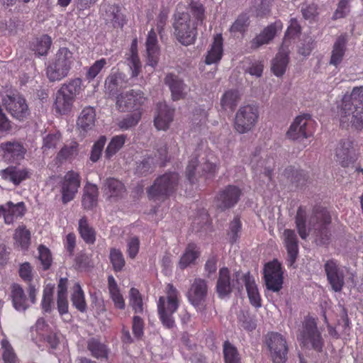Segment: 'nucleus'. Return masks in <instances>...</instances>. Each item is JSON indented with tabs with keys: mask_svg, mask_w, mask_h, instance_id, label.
Masks as SVG:
<instances>
[{
	"mask_svg": "<svg viewBox=\"0 0 363 363\" xmlns=\"http://www.w3.org/2000/svg\"><path fill=\"white\" fill-rule=\"evenodd\" d=\"M340 121L342 128L351 125L356 130L363 129V86L354 87L350 94L343 96Z\"/></svg>",
	"mask_w": 363,
	"mask_h": 363,
	"instance_id": "obj_1",
	"label": "nucleus"
},
{
	"mask_svg": "<svg viewBox=\"0 0 363 363\" xmlns=\"http://www.w3.org/2000/svg\"><path fill=\"white\" fill-rule=\"evenodd\" d=\"M166 296H160L157 306L159 318L163 326L171 329L175 326L173 317L179 305V291L172 284H167L165 287Z\"/></svg>",
	"mask_w": 363,
	"mask_h": 363,
	"instance_id": "obj_2",
	"label": "nucleus"
},
{
	"mask_svg": "<svg viewBox=\"0 0 363 363\" xmlns=\"http://www.w3.org/2000/svg\"><path fill=\"white\" fill-rule=\"evenodd\" d=\"M81 86L82 80L79 78L72 79L62 84L55 94L53 106L56 113L66 115L72 111Z\"/></svg>",
	"mask_w": 363,
	"mask_h": 363,
	"instance_id": "obj_3",
	"label": "nucleus"
},
{
	"mask_svg": "<svg viewBox=\"0 0 363 363\" xmlns=\"http://www.w3.org/2000/svg\"><path fill=\"white\" fill-rule=\"evenodd\" d=\"M74 62L73 52L67 48H60L46 67L47 77L52 82L63 79L69 75Z\"/></svg>",
	"mask_w": 363,
	"mask_h": 363,
	"instance_id": "obj_4",
	"label": "nucleus"
},
{
	"mask_svg": "<svg viewBox=\"0 0 363 363\" xmlns=\"http://www.w3.org/2000/svg\"><path fill=\"white\" fill-rule=\"evenodd\" d=\"M179 180L177 172H166L158 177L147 191L148 198L154 201H165L177 190Z\"/></svg>",
	"mask_w": 363,
	"mask_h": 363,
	"instance_id": "obj_5",
	"label": "nucleus"
},
{
	"mask_svg": "<svg viewBox=\"0 0 363 363\" xmlns=\"http://www.w3.org/2000/svg\"><path fill=\"white\" fill-rule=\"evenodd\" d=\"M173 26L174 35L180 43L189 45L195 43L197 36V23L191 20L189 13H177Z\"/></svg>",
	"mask_w": 363,
	"mask_h": 363,
	"instance_id": "obj_6",
	"label": "nucleus"
},
{
	"mask_svg": "<svg viewBox=\"0 0 363 363\" xmlns=\"http://www.w3.org/2000/svg\"><path fill=\"white\" fill-rule=\"evenodd\" d=\"M315 122L310 114L299 115L295 118L286 132V137L292 140L303 142L313 137Z\"/></svg>",
	"mask_w": 363,
	"mask_h": 363,
	"instance_id": "obj_7",
	"label": "nucleus"
},
{
	"mask_svg": "<svg viewBox=\"0 0 363 363\" xmlns=\"http://www.w3.org/2000/svg\"><path fill=\"white\" fill-rule=\"evenodd\" d=\"M259 109L255 105H245L236 112L234 128L239 133H246L254 128L259 119Z\"/></svg>",
	"mask_w": 363,
	"mask_h": 363,
	"instance_id": "obj_8",
	"label": "nucleus"
},
{
	"mask_svg": "<svg viewBox=\"0 0 363 363\" xmlns=\"http://www.w3.org/2000/svg\"><path fill=\"white\" fill-rule=\"evenodd\" d=\"M298 339L304 345H311V347L318 352L323 350L324 341L321 333L318 330L316 320L312 317L305 318Z\"/></svg>",
	"mask_w": 363,
	"mask_h": 363,
	"instance_id": "obj_9",
	"label": "nucleus"
},
{
	"mask_svg": "<svg viewBox=\"0 0 363 363\" xmlns=\"http://www.w3.org/2000/svg\"><path fill=\"white\" fill-rule=\"evenodd\" d=\"M313 214V216L311 218L310 223L315 220L313 227L316 239L320 244H326L330 237L329 225L331 223V216L325 208L320 206L315 207Z\"/></svg>",
	"mask_w": 363,
	"mask_h": 363,
	"instance_id": "obj_10",
	"label": "nucleus"
},
{
	"mask_svg": "<svg viewBox=\"0 0 363 363\" xmlns=\"http://www.w3.org/2000/svg\"><path fill=\"white\" fill-rule=\"evenodd\" d=\"M147 101L140 90L131 89L116 96V105L121 112H142V107Z\"/></svg>",
	"mask_w": 363,
	"mask_h": 363,
	"instance_id": "obj_11",
	"label": "nucleus"
},
{
	"mask_svg": "<svg viewBox=\"0 0 363 363\" xmlns=\"http://www.w3.org/2000/svg\"><path fill=\"white\" fill-rule=\"evenodd\" d=\"M264 279L267 288L273 291H279L283 285V271L277 259L267 262L264 267Z\"/></svg>",
	"mask_w": 363,
	"mask_h": 363,
	"instance_id": "obj_12",
	"label": "nucleus"
},
{
	"mask_svg": "<svg viewBox=\"0 0 363 363\" xmlns=\"http://www.w3.org/2000/svg\"><path fill=\"white\" fill-rule=\"evenodd\" d=\"M267 345L273 363H285L287 359L288 345L285 338L278 333L268 334Z\"/></svg>",
	"mask_w": 363,
	"mask_h": 363,
	"instance_id": "obj_13",
	"label": "nucleus"
},
{
	"mask_svg": "<svg viewBox=\"0 0 363 363\" xmlns=\"http://www.w3.org/2000/svg\"><path fill=\"white\" fill-rule=\"evenodd\" d=\"M81 185L79 174L73 170L68 171L60 182L62 201L66 204L72 201Z\"/></svg>",
	"mask_w": 363,
	"mask_h": 363,
	"instance_id": "obj_14",
	"label": "nucleus"
},
{
	"mask_svg": "<svg viewBox=\"0 0 363 363\" xmlns=\"http://www.w3.org/2000/svg\"><path fill=\"white\" fill-rule=\"evenodd\" d=\"M6 111L18 121H23L30 114V110L25 98L19 94L7 95L4 99Z\"/></svg>",
	"mask_w": 363,
	"mask_h": 363,
	"instance_id": "obj_15",
	"label": "nucleus"
},
{
	"mask_svg": "<svg viewBox=\"0 0 363 363\" xmlns=\"http://www.w3.org/2000/svg\"><path fill=\"white\" fill-rule=\"evenodd\" d=\"M242 189L235 185H228L216 196L217 207L224 211L234 207L240 201Z\"/></svg>",
	"mask_w": 363,
	"mask_h": 363,
	"instance_id": "obj_16",
	"label": "nucleus"
},
{
	"mask_svg": "<svg viewBox=\"0 0 363 363\" xmlns=\"http://www.w3.org/2000/svg\"><path fill=\"white\" fill-rule=\"evenodd\" d=\"M324 269L332 289L340 292L345 284V274L338 262L335 259L327 260L324 264Z\"/></svg>",
	"mask_w": 363,
	"mask_h": 363,
	"instance_id": "obj_17",
	"label": "nucleus"
},
{
	"mask_svg": "<svg viewBox=\"0 0 363 363\" xmlns=\"http://www.w3.org/2000/svg\"><path fill=\"white\" fill-rule=\"evenodd\" d=\"M282 28L283 23L280 20L268 25L249 42V48L255 50L262 45L269 44Z\"/></svg>",
	"mask_w": 363,
	"mask_h": 363,
	"instance_id": "obj_18",
	"label": "nucleus"
},
{
	"mask_svg": "<svg viewBox=\"0 0 363 363\" xmlns=\"http://www.w3.org/2000/svg\"><path fill=\"white\" fill-rule=\"evenodd\" d=\"M26 212V205L23 201L14 203L9 201L5 204L0 205V218H4L6 225L13 223L16 219L22 218Z\"/></svg>",
	"mask_w": 363,
	"mask_h": 363,
	"instance_id": "obj_19",
	"label": "nucleus"
},
{
	"mask_svg": "<svg viewBox=\"0 0 363 363\" xmlns=\"http://www.w3.org/2000/svg\"><path fill=\"white\" fill-rule=\"evenodd\" d=\"M0 149L4 158L9 162H18L24 158L26 152L23 145L17 141L1 143Z\"/></svg>",
	"mask_w": 363,
	"mask_h": 363,
	"instance_id": "obj_20",
	"label": "nucleus"
},
{
	"mask_svg": "<svg viewBox=\"0 0 363 363\" xmlns=\"http://www.w3.org/2000/svg\"><path fill=\"white\" fill-rule=\"evenodd\" d=\"M283 244L287 252L288 265L292 267L298 255V240L294 230L285 229L284 230Z\"/></svg>",
	"mask_w": 363,
	"mask_h": 363,
	"instance_id": "obj_21",
	"label": "nucleus"
},
{
	"mask_svg": "<svg viewBox=\"0 0 363 363\" xmlns=\"http://www.w3.org/2000/svg\"><path fill=\"white\" fill-rule=\"evenodd\" d=\"M207 290L206 281L204 279H195L188 292V298L191 303L196 308L203 306Z\"/></svg>",
	"mask_w": 363,
	"mask_h": 363,
	"instance_id": "obj_22",
	"label": "nucleus"
},
{
	"mask_svg": "<svg viewBox=\"0 0 363 363\" xmlns=\"http://www.w3.org/2000/svg\"><path fill=\"white\" fill-rule=\"evenodd\" d=\"M174 109L169 107L165 103H158L157 115L154 119V125L157 130H166L173 121Z\"/></svg>",
	"mask_w": 363,
	"mask_h": 363,
	"instance_id": "obj_23",
	"label": "nucleus"
},
{
	"mask_svg": "<svg viewBox=\"0 0 363 363\" xmlns=\"http://www.w3.org/2000/svg\"><path fill=\"white\" fill-rule=\"evenodd\" d=\"M147 65L155 68L159 60L160 48L158 46L157 35L152 28L147 34L146 43Z\"/></svg>",
	"mask_w": 363,
	"mask_h": 363,
	"instance_id": "obj_24",
	"label": "nucleus"
},
{
	"mask_svg": "<svg viewBox=\"0 0 363 363\" xmlns=\"http://www.w3.org/2000/svg\"><path fill=\"white\" fill-rule=\"evenodd\" d=\"M200 256V247L194 242L188 243L179 261V268L184 270L191 264H195L196 259Z\"/></svg>",
	"mask_w": 363,
	"mask_h": 363,
	"instance_id": "obj_25",
	"label": "nucleus"
},
{
	"mask_svg": "<svg viewBox=\"0 0 363 363\" xmlns=\"http://www.w3.org/2000/svg\"><path fill=\"white\" fill-rule=\"evenodd\" d=\"M347 38L346 34H342L337 37L331 52L330 65L337 67L342 62L346 52Z\"/></svg>",
	"mask_w": 363,
	"mask_h": 363,
	"instance_id": "obj_26",
	"label": "nucleus"
},
{
	"mask_svg": "<svg viewBox=\"0 0 363 363\" xmlns=\"http://www.w3.org/2000/svg\"><path fill=\"white\" fill-rule=\"evenodd\" d=\"M108 290L114 308L123 311L125 308V301L115 278L112 275L108 277Z\"/></svg>",
	"mask_w": 363,
	"mask_h": 363,
	"instance_id": "obj_27",
	"label": "nucleus"
},
{
	"mask_svg": "<svg viewBox=\"0 0 363 363\" xmlns=\"http://www.w3.org/2000/svg\"><path fill=\"white\" fill-rule=\"evenodd\" d=\"M223 53V39L222 34H216L213 38V42L208 51L205 62L207 65L218 63L222 58Z\"/></svg>",
	"mask_w": 363,
	"mask_h": 363,
	"instance_id": "obj_28",
	"label": "nucleus"
},
{
	"mask_svg": "<svg viewBox=\"0 0 363 363\" xmlns=\"http://www.w3.org/2000/svg\"><path fill=\"white\" fill-rule=\"evenodd\" d=\"M10 296L13 306L16 311H25L29 307L24 290L20 284L14 283L11 286Z\"/></svg>",
	"mask_w": 363,
	"mask_h": 363,
	"instance_id": "obj_29",
	"label": "nucleus"
},
{
	"mask_svg": "<svg viewBox=\"0 0 363 363\" xmlns=\"http://www.w3.org/2000/svg\"><path fill=\"white\" fill-rule=\"evenodd\" d=\"M243 281L250 303L255 308L261 307V297L255 279L250 275V272L243 275Z\"/></svg>",
	"mask_w": 363,
	"mask_h": 363,
	"instance_id": "obj_30",
	"label": "nucleus"
},
{
	"mask_svg": "<svg viewBox=\"0 0 363 363\" xmlns=\"http://www.w3.org/2000/svg\"><path fill=\"white\" fill-rule=\"evenodd\" d=\"M2 178L9 180L14 185H19L23 181L29 177V172L26 169H21L9 166L1 172Z\"/></svg>",
	"mask_w": 363,
	"mask_h": 363,
	"instance_id": "obj_31",
	"label": "nucleus"
},
{
	"mask_svg": "<svg viewBox=\"0 0 363 363\" xmlns=\"http://www.w3.org/2000/svg\"><path fill=\"white\" fill-rule=\"evenodd\" d=\"M87 349L93 357L101 360H108L110 350L107 345L101 342L99 339L96 337L89 339Z\"/></svg>",
	"mask_w": 363,
	"mask_h": 363,
	"instance_id": "obj_32",
	"label": "nucleus"
},
{
	"mask_svg": "<svg viewBox=\"0 0 363 363\" xmlns=\"http://www.w3.org/2000/svg\"><path fill=\"white\" fill-rule=\"evenodd\" d=\"M216 291L220 298H224L232 291L230 271L227 267H222L219 270Z\"/></svg>",
	"mask_w": 363,
	"mask_h": 363,
	"instance_id": "obj_33",
	"label": "nucleus"
},
{
	"mask_svg": "<svg viewBox=\"0 0 363 363\" xmlns=\"http://www.w3.org/2000/svg\"><path fill=\"white\" fill-rule=\"evenodd\" d=\"M99 189L96 185L86 184L84 189L82 204L84 209H92L97 205Z\"/></svg>",
	"mask_w": 363,
	"mask_h": 363,
	"instance_id": "obj_34",
	"label": "nucleus"
},
{
	"mask_svg": "<svg viewBox=\"0 0 363 363\" xmlns=\"http://www.w3.org/2000/svg\"><path fill=\"white\" fill-rule=\"evenodd\" d=\"M126 189L122 182L115 178H108L104 184V193L110 199H117L123 196Z\"/></svg>",
	"mask_w": 363,
	"mask_h": 363,
	"instance_id": "obj_35",
	"label": "nucleus"
},
{
	"mask_svg": "<svg viewBox=\"0 0 363 363\" xmlns=\"http://www.w3.org/2000/svg\"><path fill=\"white\" fill-rule=\"evenodd\" d=\"M164 83L169 87L174 101L184 97V84L177 75L168 74L164 78Z\"/></svg>",
	"mask_w": 363,
	"mask_h": 363,
	"instance_id": "obj_36",
	"label": "nucleus"
},
{
	"mask_svg": "<svg viewBox=\"0 0 363 363\" xmlns=\"http://www.w3.org/2000/svg\"><path fill=\"white\" fill-rule=\"evenodd\" d=\"M353 147V143L349 140H342L336 148L335 156L337 161L342 167H347L351 162L350 150Z\"/></svg>",
	"mask_w": 363,
	"mask_h": 363,
	"instance_id": "obj_37",
	"label": "nucleus"
},
{
	"mask_svg": "<svg viewBox=\"0 0 363 363\" xmlns=\"http://www.w3.org/2000/svg\"><path fill=\"white\" fill-rule=\"evenodd\" d=\"M289 64L288 52L284 48L281 47L272 62V71L277 77H281L284 74Z\"/></svg>",
	"mask_w": 363,
	"mask_h": 363,
	"instance_id": "obj_38",
	"label": "nucleus"
},
{
	"mask_svg": "<svg viewBox=\"0 0 363 363\" xmlns=\"http://www.w3.org/2000/svg\"><path fill=\"white\" fill-rule=\"evenodd\" d=\"M15 244L23 251H27L31 243L30 231L23 224L20 225L13 234Z\"/></svg>",
	"mask_w": 363,
	"mask_h": 363,
	"instance_id": "obj_39",
	"label": "nucleus"
},
{
	"mask_svg": "<svg viewBox=\"0 0 363 363\" xmlns=\"http://www.w3.org/2000/svg\"><path fill=\"white\" fill-rule=\"evenodd\" d=\"M96 112L91 106L85 107L77 119V125L84 131L89 130L95 125Z\"/></svg>",
	"mask_w": 363,
	"mask_h": 363,
	"instance_id": "obj_40",
	"label": "nucleus"
},
{
	"mask_svg": "<svg viewBox=\"0 0 363 363\" xmlns=\"http://www.w3.org/2000/svg\"><path fill=\"white\" fill-rule=\"evenodd\" d=\"M240 100V94L237 89H229L220 98V106L224 111H234Z\"/></svg>",
	"mask_w": 363,
	"mask_h": 363,
	"instance_id": "obj_41",
	"label": "nucleus"
},
{
	"mask_svg": "<svg viewBox=\"0 0 363 363\" xmlns=\"http://www.w3.org/2000/svg\"><path fill=\"white\" fill-rule=\"evenodd\" d=\"M79 233L83 240L88 245H93L96 241V231L91 227L87 218L84 216L79 220Z\"/></svg>",
	"mask_w": 363,
	"mask_h": 363,
	"instance_id": "obj_42",
	"label": "nucleus"
},
{
	"mask_svg": "<svg viewBox=\"0 0 363 363\" xmlns=\"http://www.w3.org/2000/svg\"><path fill=\"white\" fill-rule=\"evenodd\" d=\"M130 53L128 61L131 69V77H136L141 71V62L138 53V40L136 38L131 43Z\"/></svg>",
	"mask_w": 363,
	"mask_h": 363,
	"instance_id": "obj_43",
	"label": "nucleus"
},
{
	"mask_svg": "<svg viewBox=\"0 0 363 363\" xmlns=\"http://www.w3.org/2000/svg\"><path fill=\"white\" fill-rule=\"evenodd\" d=\"M62 142L60 132L50 133L43 138L42 150L43 154L48 155L55 152L58 145Z\"/></svg>",
	"mask_w": 363,
	"mask_h": 363,
	"instance_id": "obj_44",
	"label": "nucleus"
},
{
	"mask_svg": "<svg viewBox=\"0 0 363 363\" xmlns=\"http://www.w3.org/2000/svg\"><path fill=\"white\" fill-rule=\"evenodd\" d=\"M51 45V38L48 35H43L33 41L30 48L38 56H44L47 55Z\"/></svg>",
	"mask_w": 363,
	"mask_h": 363,
	"instance_id": "obj_45",
	"label": "nucleus"
},
{
	"mask_svg": "<svg viewBox=\"0 0 363 363\" xmlns=\"http://www.w3.org/2000/svg\"><path fill=\"white\" fill-rule=\"evenodd\" d=\"M72 305L80 312L86 311L87 305L85 300V295L80 284L76 283L73 287V292L71 295Z\"/></svg>",
	"mask_w": 363,
	"mask_h": 363,
	"instance_id": "obj_46",
	"label": "nucleus"
},
{
	"mask_svg": "<svg viewBox=\"0 0 363 363\" xmlns=\"http://www.w3.org/2000/svg\"><path fill=\"white\" fill-rule=\"evenodd\" d=\"M295 223L298 233L301 239L306 240L308 236L306 228V208L299 206L295 216Z\"/></svg>",
	"mask_w": 363,
	"mask_h": 363,
	"instance_id": "obj_47",
	"label": "nucleus"
},
{
	"mask_svg": "<svg viewBox=\"0 0 363 363\" xmlns=\"http://www.w3.org/2000/svg\"><path fill=\"white\" fill-rule=\"evenodd\" d=\"M114 28H122L127 23L125 16L122 13L119 6L112 5L106 11Z\"/></svg>",
	"mask_w": 363,
	"mask_h": 363,
	"instance_id": "obj_48",
	"label": "nucleus"
},
{
	"mask_svg": "<svg viewBox=\"0 0 363 363\" xmlns=\"http://www.w3.org/2000/svg\"><path fill=\"white\" fill-rule=\"evenodd\" d=\"M126 138V135L123 134L113 136L105 150V157L110 160L123 147Z\"/></svg>",
	"mask_w": 363,
	"mask_h": 363,
	"instance_id": "obj_49",
	"label": "nucleus"
},
{
	"mask_svg": "<svg viewBox=\"0 0 363 363\" xmlns=\"http://www.w3.org/2000/svg\"><path fill=\"white\" fill-rule=\"evenodd\" d=\"M284 176L290 179L292 184L296 187H299L305 184L308 179L306 174L303 170L296 169L294 167H289L284 170Z\"/></svg>",
	"mask_w": 363,
	"mask_h": 363,
	"instance_id": "obj_50",
	"label": "nucleus"
},
{
	"mask_svg": "<svg viewBox=\"0 0 363 363\" xmlns=\"http://www.w3.org/2000/svg\"><path fill=\"white\" fill-rule=\"evenodd\" d=\"M223 353L225 363H241V357L238 349L228 340L224 342Z\"/></svg>",
	"mask_w": 363,
	"mask_h": 363,
	"instance_id": "obj_51",
	"label": "nucleus"
},
{
	"mask_svg": "<svg viewBox=\"0 0 363 363\" xmlns=\"http://www.w3.org/2000/svg\"><path fill=\"white\" fill-rule=\"evenodd\" d=\"M79 144L76 141H72L69 144L65 145L57 155V160L63 162L73 158L78 153Z\"/></svg>",
	"mask_w": 363,
	"mask_h": 363,
	"instance_id": "obj_52",
	"label": "nucleus"
},
{
	"mask_svg": "<svg viewBox=\"0 0 363 363\" xmlns=\"http://www.w3.org/2000/svg\"><path fill=\"white\" fill-rule=\"evenodd\" d=\"M129 304L135 313L142 314L144 311L143 301L139 290L135 287L129 291Z\"/></svg>",
	"mask_w": 363,
	"mask_h": 363,
	"instance_id": "obj_53",
	"label": "nucleus"
},
{
	"mask_svg": "<svg viewBox=\"0 0 363 363\" xmlns=\"http://www.w3.org/2000/svg\"><path fill=\"white\" fill-rule=\"evenodd\" d=\"M301 26L299 25L296 18H292L290 20L289 26L285 33L284 38L282 43V48L285 46H288V43L292 39H295L298 37L301 33Z\"/></svg>",
	"mask_w": 363,
	"mask_h": 363,
	"instance_id": "obj_54",
	"label": "nucleus"
},
{
	"mask_svg": "<svg viewBox=\"0 0 363 363\" xmlns=\"http://www.w3.org/2000/svg\"><path fill=\"white\" fill-rule=\"evenodd\" d=\"M109 259L116 272L122 271L125 267V262L123 255L120 250L111 248L110 250Z\"/></svg>",
	"mask_w": 363,
	"mask_h": 363,
	"instance_id": "obj_55",
	"label": "nucleus"
},
{
	"mask_svg": "<svg viewBox=\"0 0 363 363\" xmlns=\"http://www.w3.org/2000/svg\"><path fill=\"white\" fill-rule=\"evenodd\" d=\"M249 23V17L246 14H241L232 24L229 30L234 35L237 33L243 34L247 30Z\"/></svg>",
	"mask_w": 363,
	"mask_h": 363,
	"instance_id": "obj_56",
	"label": "nucleus"
},
{
	"mask_svg": "<svg viewBox=\"0 0 363 363\" xmlns=\"http://www.w3.org/2000/svg\"><path fill=\"white\" fill-rule=\"evenodd\" d=\"M38 259L40 262L43 269L48 270L52 264V253L48 247L44 245H40L38 247Z\"/></svg>",
	"mask_w": 363,
	"mask_h": 363,
	"instance_id": "obj_57",
	"label": "nucleus"
},
{
	"mask_svg": "<svg viewBox=\"0 0 363 363\" xmlns=\"http://www.w3.org/2000/svg\"><path fill=\"white\" fill-rule=\"evenodd\" d=\"M1 347L4 363H17V357L7 339L4 338L1 340Z\"/></svg>",
	"mask_w": 363,
	"mask_h": 363,
	"instance_id": "obj_58",
	"label": "nucleus"
},
{
	"mask_svg": "<svg viewBox=\"0 0 363 363\" xmlns=\"http://www.w3.org/2000/svg\"><path fill=\"white\" fill-rule=\"evenodd\" d=\"M106 143V137L101 135L94 143L89 157V159L92 162H96L100 159Z\"/></svg>",
	"mask_w": 363,
	"mask_h": 363,
	"instance_id": "obj_59",
	"label": "nucleus"
},
{
	"mask_svg": "<svg viewBox=\"0 0 363 363\" xmlns=\"http://www.w3.org/2000/svg\"><path fill=\"white\" fill-rule=\"evenodd\" d=\"M242 223L238 216L234 217L233 220L230 223L228 236L231 244H234L239 238L238 233L241 231Z\"/></svg>",
	"mask_w": 363,
	"mask_h": 363,
	"instance_id": "obj_60",
	"label": "nucleus"
},
{
	"mask_svg": "<svg viewBox=\"0 0 363 363\" xmlns=\"http://www.w3.org/2000/svg\"><path fill=\"white\" fill-rule=\"evenodd\" d=\"M142 112H135L128 115L118 123V125L121 130H128L135 126L141 119Z\"/></svg>",
	"mask_w": 363,
	"mask_h": 363,
	"instance_id": "obj_61",
	"label": "nucleus"
},
{
	"mask_svg": "<svg viewBox=\"0 0 363 363\" xmlns=\"http://www.w3.org/2000/svg\"><path fill=\"white\" fill-rule=\"evenodd\" d=\"M121 78L118 74L108 76L105 82V87L109 97L115 96L118 91Z\"/></svg>",
	"mask_w": 363,
	"mask_h": 363,
	"instance_id": "obj_62",
	"label": "nucleus"
},
{
	"mask_svg": "<svg viewBox=\"0 0 363 363\" xmlns=\"http://www.w3.org/2000/svg\"><path fill=\"white\" fill-rule=\"evenodd\" d=\"M106 64L107 62L105 58H101L95 61V62L88 68L85 74L86 79L89 82L94 80Z\"/></svg>",
	"mask_w": 363,
	"mask_h": 363,
	"instance_id": "obj_63",
	"label": "nucleus"
},
{
	"mask_svg": "<svg viewBox=\"0 0 363 363\" xmlns=\"http://www.w3.org/2000/svg\"><path fill=\"white\" fill-rule=\"evenodd\" d=\"M190 11L197 21L202 23L205 18V7L199 0H191L189 3Z\"/></svg>",
	"mask_w": 363,
	"mask_h": 363,
	"instance_id": "obj_64",
	"label": "nucleus"
}]
</instances>
